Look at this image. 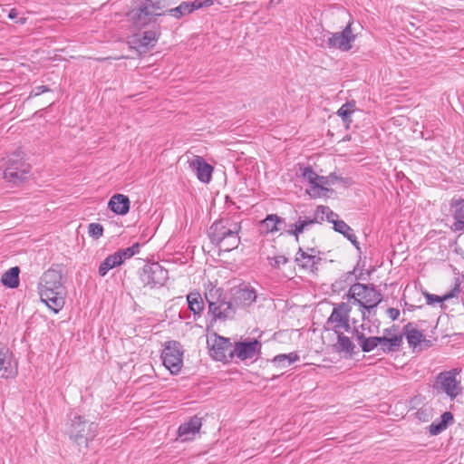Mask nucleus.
<instances>
[{"label":"nucleus","mask_w":464,"mask_h":464,"mask_svg":"<svg viewBox=\"0 0 464 464\" xmlns=\"http://www.w3.org/2000/svg\"><path fill=\"white\" fill-rule=\"evenodd\" d=\"M41 301L54 314L64 306L65 288L62 283V274L55 269L45 271L39 283Z\"/></svg>","instance_id":"obj_1"},{"label":"nucleus","mask_w":464,"mask_h":464,"mask_svg":"<svg viewBox=\"0 0 464 464\" xmlns=\"http://www.w3.org/2000/svg\"><path fill=\"white\" fill-rule=\"evenodd\" d=\"M205 299L208 304V314L214 321L232 320L237 313L236 304H233L229 294L221 287H217L211 282L205 285Z\"/></svg>","instance_id":"obj_2"},{"label":"nucleus","mask_w":464,"mask_h":464,"mask_svg":"<svg viewBox=\"0 0 464 464\" xmlns=\"http://www.w3.org/2000/svg\"><path fill=\"white\" fill-rule=\"evenodd\" d=\"M240 230L241 226L238 221L232 218H222L211 225L208 237L220 250L229 252L238 246Z\"/></svg>","instance_id":"obj_3"},{"label":"nucleus","mask_w":464,"mask_h":464,"mask_svg":"<svg viewBox=\"0 0 464 464\" xmlns=\"http://www.w3.org/2000/svg\"><path fill=\"white\" fill-rule=\"evenodd\" d=\"M166 8L162 0H133L128 16L135 26L141 28L154 22L156 16L164 15Z\"/></svg>","instance_id":"obj_4"},{"label":"nucleus","mask_w":464,"mask_h":464,"mask_svg":"<svg viewBox=\"0 0 464 464\" xmlns=\"http://www.w3.org/2000/svg\"><path fill=\"white\" fill-rule=\"evenodd\" d=\"M347 295L353 304H358L361 307L363 321L366 312L371 313V310L382 301V293L373 285L355 283L350 286Z\"/></svg>","instance_id":"obj_5"},{"label":"nucleus","mask_w":464,"mask_h":464,"mask_svg":"<svg viewBox=\"0 0 464 464\" xmlns=\"http://www.w3.org/2000/svg\"><path fill=\"white\" fill-rule=\"evenodd\" d=\"M353 334L363 353H370L380 345L383 353H389L398 351L402 345V335L367 337L360 328H353Z\"/></svg>","instance_id":"obj_6"},{"label":"nucleus","mask_w":464,"mask_h":464,"mask_svg":"<svg viewBox=\"0 0 464 464\" xmlns=\"http://www.w3.org/2000/svg\"><path fill=\"white\" fill-rule=\"evenodd\" d=\"M98 424L85 420L82 416L73 414L67 423L66 433L78 446L88 447V443L96 437Z\"/></svg>","instance_id":"obj_7"},{"label":"nucleus","mask_w":464,"mask_h":464,"mask_svg":"<svg viewBox=\"0 0 464 464\" xmlns=\"http://www.w3.org/2000/svg\"><path fill=\"white\" fill-rule=\"evenodd\" d=\"M30 172V166L25 162L24 154L15 151L5 160L4 179L14 185L22 183Z\"/></svg>","instance_id":"obj_8"},{"label":"nucleus","mask_w":464,"mask_h":464,"mask_svg":"<svg viewBox=\"0 0 464 464\" xmlns=\"http://www.w3.org/2000/svg\"><path fill=\"white\" fill-rule=\"evenodd\" d=\"M183 348L177 341H169L164 344L161 353L163 365L171 374H178L183 367Z\"/></svg>","instance_id":"obj_9"},{"label":"nucleus","mask_w":464,"mask_h":464,"mask_svg":"<svg viewBox=\"0 0 464 464\" xmlns=\"http://www.w3.org/2000/svg\"><path fill=\"white\" fill-rule=\"evenodd\" d=\"M352 306L348 303L342 302L334 306V309L326 321V328L334 333L351 331L350 314Z\"/></svg>","instance_id":"obj_10"},{"label":"nucleus","mask_w":464,"mask_h":464,"mask_svg":"<svg viewBox=\"0 0 464 464\" xmlns=\"http://www.w3.org/2000/svg\"><path fill=\"white\" fill-rule=\"evenodd\" d=\"M457 370L445 371L438 374L433 385L438 392H444L450 398L454 399L462 392L460 381L457 376Z\"/></svg>","instance_id":"obj_11"},{"label":"nucleus","mask_w":464,"mask_h":464,"mask_svg":"<svg viewBox=\"0 0 464 464\" xmlns=\"http://www.w3.org/2000/svg\"><path fill=\"white\" fill-rule=\"evenodd\" d=\"M140 279L144 285L150 287L163 285L168 279V270L159 263L145 265L140 274Z\"/></svg>","instance_id":"obj_12"},{"label":"nucleus","mask_w":464,"mask_h":464,"mask_svg":"<svg viewBox=\"0 0 464 464\" xmlns=\"http://www.w3.org/2000/svg\"><path fill=\"white\" fill-rule=\"evenodd\" d=\"M295 261L301 269L314 272L318 269L322 261L321 252L314 247H307L306 249L299 247Z\"/></svg>","instance_id":"obj_13"},{"label":"nucleus","mask_w":464,"mask_h":464,"mask_svg":"<svg viewBox=\"0 0 464 464\" xmlns=\"http://www.w3.org/2000/svg\"><path fill=\"white\" fill-rule=\"evenodd\" d=\"M353 22H349L342 32L329 33L330 36L327 40L329 48H336L343 52L350 51L353 43L355 41V34L352 30Z\"/></svg>","instance_id":"obj_14"},{"label":"nucleus","mask_w":464,"mask_h":464,"mask_svg":"<svg viewBox=\"0 0 464 464\" xmlns=\"http://www.w3.org/2000/svg\"><path fill=\"white\" fill-rule=\"evenodd\" d=\"M229 295L233 304H236V310L240 306L250 305L256 298L254 288L244 284L232 287Z\"/></svg>","instance_id":"obj_15"},{"label":"nucleus","mask_w":464,"mask_h":464,"mask_svg":"<svg viewBox=\"0 0 464 464\" xmlns=\"http://www.w3.org/2000/svg\"><path fill=\"white\" fill-rule=\"evenodd\" d=\"M262 344L257 340L237 342L234 344V356L241 361L252 360L261 353Z\"/></svg>","instance_id":"obj_16"},{"label":"nucleus","mask_w":464,"mask_h":464,"mask_svg":"<svg viewBox=\"0 0 464 464\" xmlns=\"http://www.w3.org/2000/svg\"><path fill=\"white\" fill-rule=\"evenodd\" d=\"M211 356L216 361L230 362L234 358V344L228 339L219 337L211 348Z\"/></svg>","instance_id":"obj_17"},{"label":"nucleus","mask_w":464,"mask_h":464,"mask_svg":"<svg viewBox=\"0 0 464 464\" xmlns=\"http://www.w3.org/2000/svg\"><path fill=\"white\" fill-rule=\"evenodd\" d=\"M213 5L212 0H195L192 2H182L179 6L175 8L167 9L166 14H169L175 18H181L184 15L189 14L195 10H198L201 7H208Z\"/></svg>","instance_id":"obj_18"},{"label":"nucleus","mask_w":464,"mask_h":464,"mask_svg":"<svg viewBox=\"0 0 464 464\" xmlns=\"http://www.w3.org/2000/svg\"><path fill=\"white\" fill-rule=\"evenodd\" d=\"M202 426L201 419L198 416L191 417L188 421L181 424L178 430L179 437L182 441H188L199 432Z\"/></svg>","instance_id":"obj_19"},{"label":"nucleus","mask_w":464,"mask_h":464,"mask_svg":"<svg viewBox=\"0 0 464 464\" xmlns=\"http://www.w3.org/2000/svg\"><path fill=\"white\" fill-rule=\"evenodd\" d=\"M190 167L196 172L197 178L203 183H209L212 179L213 167L200 157L196 156Z\"/></svg>","instance_id":"obj_20"},{"label":"nucleus","mask_w":464,"mask_h":464,"mask_svg":"<svg viewBox=\"0 0 464 464\" xmlns=\"http://www.w3.org/2000/svg\"><path fill=\"white\" fill-rule=\"evenodd\" d=\"M130 199L123 194L113 195L109 202L108 208L117 215H126L130 210Z\"/></svg>","instance_id":"obj_21"},{"label":"nucleus","mask_w":464,"mask_h":464,"mask_svg":"<svg viewBox=\"0 0 464 464\" xmlns=\"http://www.w3.org/2000/svg\"><path fill=\"white\" fill-rule=\"evenodd\" d=\"M285 219L276 214H269L260 222V231L263 234H274L281 230Z\"/></svg>","instance_id":"obj_22"},{"label":"nucleus","mask_w":464,"mask_h":464,"mask_svg":"<svg viewBox=\"0 0 464 464\" xmlns=\"http://www.w3.org/2000/svg\"><path fill=\"white\" fill-rule=\"evenodd\" d=\"M343 332L344 331L334 333L337 336V341L333 345V349L338 353H344L351 356L354 353L356 346L350 337L344 335Z\"/></svg>","instance_id":"obj_23"},{"label":"nucleus","mask_w":464,"mask_h":464,"mask_svg":"<svg viewBox=\"0 0 464 464\" xmlns=\"http://www.w3.org/2000/svg\"><path fill=\"white\" fill-rule=\"evenodd\" d=\"M314 224H316L315 219H312L311 218H302L300 217L295 223L288 225V229L285 232L290 236H294L295 241L298 242L299 236L310 226Z\"/></svg>","instance_id":"obj_24"},{"label":"nucleus","mask_w":464,"mask_h":464,"mask_svg":"<svg viewBox=\"0 0 464 464\" xmlns=\"http://www.w3.org/2000/svg\"><path fill=\"white\" fill-rule=\"evenodd\" d=\"M451 207L455 208L453 218L455 222L451 228L453 231H464V199H453Z\"/></svg>","instance_id":"obj_25"},{"label":"nucleus","mask_w":464,"mask_h":464,"mask_svg":"<svg viewBox=\"0 0 464 464\" xmlns=\"http://www.w3.org/2000/svg\"><path fill=\"white\" fill-rule=\"evenodd\" d=\"M187 302L188 309L193 313L195 319L200 317L205 307L201 295L197 291L191 292L187 295Z\"/></svg>","instance_id":"obj_26"},{"label":"nucleus","mask_w":464,"mask_h":464,"mask_svg":"<svg viewBox=\"0 0 464 464\" xmlns=\"http://www.w3.org/2000/svg\"><path fill=\"white\" fill-rule=\"evenodd\" d=\"M403 331V335H405L410 347L416 348L425 340L423 334L416 329L411 323L407 324Z\"/></svg>","instance_id":"obj_27"},{"label":"nucleus","mask_w":464,"mask_h":464,"mask_svg":"<svg viewBox=\"0 0 464 464\" xmlns=\"http://www.w3.org/2000/svg\"><path fill=\"white\" fill-rule=\"evenodd\" d=\"M453 420V415L450 411H445L441 414L440 420H435L430 425V433L431 435H438L447 429L450 422Z\"/></svg>","instance_id":"obj_28"},{"label":"nucleus","mask_w":464,"mask_h":464,"mask_svg":"<svg viewBox=\"0 0 464 464\" xmlns=\"http://www.w3.org/2000/svg\"><path fill=\"white\" fill-rule=\"evenodd\" d=\"M334 229L343 235L353 246L359 248L357 237L353 233V228L348 226L343 220L334 222Z\"/></svg>","instance_id":"obj_29"},{"label":"nucleus","mask_w":464,"mask_h":464,"mask_svg":"<svg viewBox=\"0 0 464 464\" xmlns=\"http://www.w3.org/2000/svg\"><path fill=\"white\" fill-rule=\"evenodd\" d=\"M19 273L18 266H14L5 272L1 277V282L5 286L9 288H15L19 285Z\"/></svg>","instance_id":"obj_30"},{"label":"nucleus","mask_w":464,"mask_h":464,"mask_svg":"<svg viewBox=\"0 0 464 464\" xmlns=\"http://www.w3.org/2000/svg\"><path fill=\"white\" fill-rule=\"evenodd\" d=\"M297 361H299V355L297 353L294 352L287 354L282 353L276 355L272 359V363L278 368H285Z\"/></svg>","instance_id":"obj_31"},{"label":"nucleus","mask_w":464,"mask_h":464,"mask_svg":"<svg viewBox=\"0 0 464 464\" xmlns=\"http://www.w3.org/2000/svg\"><path fill=\"white\" fill-rule=\"evenodd\" d=\"M329 184L328 178L324 176L317 177L316 183L314 186H310L306 189V192L311 198H316L324 195V191L327 190L324 186Z\"/></svg>","instance_id":"obj_32"},{"label":"nucleus","mask_w":464,"mask_h":464,"mask_svg":"<svg viewBox=\"0 0 464 464\" xmlns=\"http://www.w3.org/2000/svg\"><path fill=\"white\" fill-rule=\"evenodd\" d=\"M160 34L158 30L145 31L139 36L137 41L142 47H153L158 42Z\"/></svg>","instance_id":"obj_33"},{"label":"nucleus","mask_w":464,"mask_h":464,"mask_svg":"<svg viewBox=\"0 0 464 464\" xmlns=\"http://www.w3.org/2000/svg\"><path fill=\"white\" fill-rule=\"evenodd\" d=\"M459 292H460V284L457 280V283L455 284L454 288L450 293L445 294L443 296L430 295V294L427 295H426L427 303L429 304H433L435 303H440V302H443L445 300H448L450 298L456 296Z\"/></svg>","instance_id":"obj_34"},{"label":"nucleus","mask_w":464,"mask_h":464,"mask_svg":"<svg viewBox=\"0 0 464 464\" xmlns=\"http://www.w3.org/2000/svg\"><path fill=\"white\" fill-rule=\"evenodd\" d=\"M140 246L139 243H135L130 247L120 249L119 251L115 252L114 255L117 257V259H119L120 257V260H118L119 264L121 265L125 260L138 254L140 251Z\"/></svg>","instance_id":"obj_35"},{"label":"nucleus","mask_w":464,"mask_h":464,"mask_svg":"<svg viewBox=\"0 0 464 464\" xmlns=\"http://www.w3.org/2000/svg\"><path fill=\"white\" fill-rule=\"evenodd\" d=\"M118 260L114 254L108 256L99 266V275L105 276L111 269L121 266Z\"/></svg>","instance_id":"obj_36"},{"label":"nucleus","mask_w":464,"mask_h":464,"mask_svg":"<svg viewBox=\"0 0 464 464\" xmlns=\"http://www.w3.org/2000/svg\"><path fill=\"white\" fill-rule=\"evenodd\" d=\"M354 102H346L343 104L341 108L337 111V115L341 117L345 123L348 124L352 121L351 115L354 111Z\"/></svg>","instance_id":"obj_37"},{"label":"nucleus","mask_w":464,"mask_h":464,"mask_svg":"<svg viewBox=\"0 0 464 464\" xmlns=\"http://www.w3.org/2000/svg\"><path fill=\"white\" fill-rule=\"evenodd\" d=\"M301 176L309 182L310 186L316 183L318 174H316L310 166L300 168Z\"/></svg>","instance_id":"obj_38"},{"label":"nucleus","mask_w":464,"mask_h":464,"mask_svg":"<svg viewBox=\"0 0 464 464\" xmlns=\"http://www.w3.org/2000/svg\"><path fill=\"white\" fill-rule=\"evenodd\" d=\"M330 208L327 207V206H318L316 208V210L314 211V215L313 218H311L312 219H315L316 220V224L317 223H321L325 216L327 215L328 211H329Z\"/></svg>","instance_id":"obj_39"},{"label":"nucleus","mask_w":464,"mask_h":464,"mask_svg":"<svg viewBox=\"0 0 464 464\" xmlns=\"http://www.w3.org/2000/svg\"><path fill=\"white\" fill-rule=\"evenodd\" d=\"M88 233L94 238H99L103 234V227L99 223H91L88 227Z\"/></svg>","instance_id":"obj_40"},{"label":"nucleus","mask_w":464,"mask_h":464,"mask_svg":"<svg viewBox=\"0 0 464 464\" xmlns=\"http://www.w3.org/2000/svg\"><path fill=\"white\" fill-rule=\"evenodd\" d=\"M288 262V258L285 256H276L270 258V265L275 268H279L281 265H285Z\"/></svg>","instance_id":"obj_41"},{"label":"nucleus","mask_w":464,"mask_h":464,"mask_svg":"<svg viewBox=\"0 0 464 464\" xmlns=\"http://www.w3.org/2000/svg\"><path fill=\"white\" fill-rule=\"evenodd\" d=\"M46 92H49V89L47 86H45V85L35 86L31 92V96H38Z\"/></svg>","instance_id":"obj_42"},{"label":"nucleus","mask_w":464,"mask_h":464,"mask_svg":"<svg viewBox=\"0 0 464 464\" xmlns=\"http://www.w3.org/2000/svg\"><path fill=\"white\" fill-rule=\"evenodd\" d=\"M387 314L392 320H396L400 316V311L397 308H388Z\"/></svg>","instance_id":"obj_43"},{"label":"nucleus","mask_w":464,"mask_h":464,"mask_svg":"<svg viewBox=\"0 0 464 464\" xmlns=\"http://www.w3.org/2000/svg\"><path fill=\"white\" fill-rule=\"evenodd\" d=\"M338 218V215L336 213H334L331 208L329 209L327 215L325 216V219L330 222V223H333L334 222H337L339 221L338 219H336Z\"/></svg>","instance_id":"obj_44"},{"label":"nucleus","mask_w":464,"mask_h":464,"mask_svg":"<svg viewBox=\"0 0 464 464\" xmlns=\"http://www.w3.org/2000/svg\"><path fill=\"white\" fill-rule=\"evenodd\" d=\"M354 328H360V332L365 333V330H368L369 334L372 333L371 326L367 325V324L365 323H362V324H360L359 326H355Z\"/></svg>","instance_id":"obj_45"},{"label":"nucleus","mask_w":464,"mask_h":464,"mask_svg":"<svg viewBox=\"0 0 464 464\" xmlns=\"http://www.w3.org/2000/svg\"><path fill=\"white\" fill-rule=\"evenodd\" d=\"M395 330V327L387 328L383 330L384 335L383 336H394L395 334H392V331ZM398 335H402V334H399Z\"/></svg>","instance_id":"obj_46"},{"label":"nucleus","mask_w":464,"mask_h":464,"mask_svg":"<svg viewBox=\"0 0 464 464\" xmlns=\"http://www.w3.org/2000/svg\"><path fill=\"white\" fill-rule=\"evenodd\" d=\"M16 14H17L16 10H15V9H12V10L9 12L8 17H9L10 19H14V18H15V17H16Z\"/></svg>","instance_id":"obj_47"}]
</instances>
